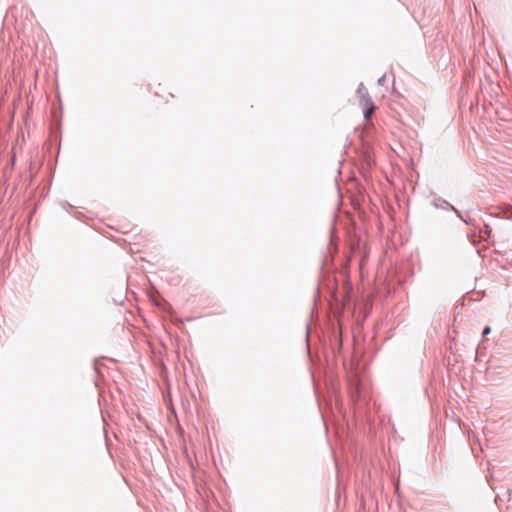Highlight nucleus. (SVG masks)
<instances>
[{
	"instance_id": "f257e3e1",
	"label": "nucleus",
	"mask_w": 512,
	"mask_h": 512,
	"mask_svg": "<svg viewBox=\"0 0 512 512\" xmlns=\"http://www.w3.org/2000/svg\"><path fill=\"white\" fill-rule=\"evenodd\" d=\"M357 94L362 106H368V104H371L372 100L369 96L367 88L363 85V83H360L358 86Z\"/></svg>"
},
{
	"instance_id": "f03ea898",
	"label": "nucleus",
	"mask_w": 512,
	"mask_h": 512,
	"mask_svg": "<svg viewBox=\"0 0 512 512\" xmlns=\"http://www.w3.org/2000/svg\"><path fill=\"white\" fill-rule=\"evenodd\" d=\"M433 204L436 208L454 211L459 216L458 210L446 200H442L440 203L434 202Z\"/></svg>"
},
{
	"instance_id": "7ed1b4c3",
	"label": "nucleus",
	"mask_w": 512,
	"mask_h": 512,
	"mask_svg": "<svg viewBox=\"0 0 512 512\" xmlns=\"http://www.w3.org/2000/svg\"><path fill=\"white\" fill-rule=\"evenodd\" d=\"M363 107H364V118L366 120H368L374 111L373 102H371V104H368V106H363Z\"/></svg>"
},
{
	"instance_id": "20e7f679",
	"label": "nucleus",
	"mask_w": 512,
	"mask_h": 512,
	"mask_svg": "<svg viewBox=\"0 0 512 512\" xmlns=\"http://www.w3.org/2000/svg\"><path fill=\"white\" fill-rule=\"evenodd\" d=\"M490 332H491V327H490V326H486V327L483 329L482 335H483V336H486V335H488Z\"/></svg>"
},
{
	"instance_id": "39448f33",
	"label": "nucleus",
	"mask_w": 512,
	"mask_h": 512,
	"mask_svg": "<svg viewBox=\"0 0 512 512\" xmlns=\"http://www.w3.org/2000/svg\"><path fill=\"white\" fill-rule=\"evenodd\" d=\"M385 79H386V75H382V76L378 79V84H379V85H384V83H385Z\"/></svg>"
}]
</instances>
